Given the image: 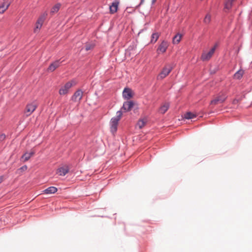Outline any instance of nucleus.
Returning a JSON list of instances; mask_svg holds the SVG:
<instances>
[{
  "instance_id": "f257e3e1",
  "label": "nucleus",
  "mask_w": 252,
  "mask_h": 252,
  "mask_svg": "<svg viewBox=\"0 0 252 252\" xmlns=\"http://www.w3.org/2000/svg\"><path fill=\"white\" fill-rule=\"evenodd\" d=\"M135 102L132 100H128L124 102L121 109H123L124 112L130 111L134 107Z\"/></svg>"
},
{
  "instance_id": "f03ea898",
  "label": "nucleus",
  "mask_w": 252,
  "mask_h": 252,
  "mask_svg": "<svg viewBox=\"0 0 252 252\" xmlns=\"http://www.w3.org/2000/svg\"><path fill=\"white\" fill-rule=\"evenodd\" d=\"M120 119L115 117L112 118L110 122L111 132L113 133H115L118 129V125Z\"/></svg>"
},
{
  "instance_id": "7ed1b4c3",
  "label": "nucleus",
  "mask_w": 252,
  "mask_h": 252,
  "mask_svg": "<svg viewBox=\"0 0 252 252\" xmlns=\"http://www.w3.org/2000/svg\"><path fill=\"white\" fill-rule=\"evenodd\" d=\"M227 96L226 94L222 93L221 94L218 95L215 99L211 101L210 104H216L218 103H222L224 102Z\"/></svg>"
},
{
  "instance_id": "20e7f679",
  "label": "nucleus",
  "mask_w": 252,
  "mask_h": 252,
  "mask_svg": "<svg viewBox=\"0 0 252 252\" xmlns=\"http://www.w3.org/2000/svg\"><path fill=\"white\" fill-rule=\"evenodd\" d=\"M218 43H216L214 45V47H213L208 53H203L201 56V59L202 61H207L209 60L212 56L214 53L215 52Z\"/></svg>"
},
{
  "instance_id": "39448f33",
  "label": "nucleus",
  "mask_w": 252,
  "mask_h": 252,
  "mask_svg": "<svg viewBox=\"0 0 252 252\" xmlns=\"http://www.w3.org/2000/svg\"><path fill=\"white\" fill-rule=\"evenodd\" d=\"M133 95L134 94L130 88L125 87L122 93V96L125 99L129 100L130 98L133 97Z\"/></svg>"
},
{
  "instance_id": "423d86ee",
  "label": "nucleus",
  "mask_w": 252,
  "mask_h": 252,
  "mask_svg": "<svg viewBox=\"0 0 252 252\" xmlns=\"http://www.w3.org/2000/svg\"><path fill=\"white\" fill-rule=\"evenodd\" d=\"M168 47V42L166 40H162L160 44L158 45L157 50V53L159 55L160 53H165Z\"/></svg>"
},
{
  "instance_id": "0eeeda50",
  "label": "nucleus",
  "mask_w": 252,
  "mask_h": 252,
  "mask_svg": "<svg viewBox=\"0 0 252 252\" xmlns=\"http://www.w3.org/2000/svg\"><path fill=\"white\" fill-rule=\"evenodd\" d=\"M72 86V84L70 82H67L65 85L62 87L59 91L60 95H64L68 93L70 88Z\"/></svg>"
},
{
  "instance_id": "6e6552de",
  "label": "nucleus",
  "mask_w": 252,
  "mask_h": 252,
  "mask_svg": "<svg viewBox=\"0 0 252 252\" xmlns=\"http://www.w3.org/2000/svg\"><path fill=\"white\" fill-rule=\"evenodd\" d=\"M83 92L81 89H78L76 91L73 95L71 97V100L73 102H76L77 99L78 98V100L80 101L82 98Z\"/></svg>"
},
{
  "instance_id": "1a4fd4ad",
  "label": "nucleus",
  "mask_w": 252,
  "mask_h": 252,
  "mask_svg": "<svg viewBox=\"0 0 252 252\" xmlns=\"http://www.w3.org/2000/svg\"><path fill=\"white\" fill-rule=\"evenodd\" d=\"M61 59L57 60L55 61L54 62L51 63L48 66L47 70H50L51 72L54 71L57 68H58L60 65V64L63 61H61Z\"/></svg>"
},
{
  "instance_id": "9d476101",
  "label": "nucleus",
  "mask_w": 252,
  "mask_h": 252,
  "mask_svg": "<svg viewBox=\"0 0 252 252\" xmlns=\"http://www.w3.org/2000/svg\"><path fill=\"white\" fill-rule=\"evenodd\" d=\"M36 108L35 104L31 103L28 104L26 106V113L27 116L30 115Z\"/></svg>"
},
{
  "instance_id": "9b49d317",
  "label": "nucleus",
  "mask_w": 252,
  "mask_h": 252,
  "mask_svg": "<svg viewBox=\"0 0 252 252\" xmlns=\"http://www.w3.org/2000/svg\"><path fill=\"white\" fill-rule=\"evenodd\" d=\"M119 2L118 1H113L111 5H110L109 10L110 13L111 14H114L118 10Z\"/></svg>"
},
{
  "instance_id": "f8f14e48",
  "label": "nucleus",
  "mask_w": 252,
  "mask_h": 252,
  "mask_svg": "<svg viewBox=\"0 0 252 252\" xmlns=\"http://www.w3.org/2000/svg\"><path fill=\"white\" fill-rule=\"evenodd\" d=\"M69 170L68 166H62L58 169L57 173L60 176H64L69 172Z\"/></svg>"
},
{
  "instance_id": "ddd939ff",
  "label": "nucleus",
  "mask_w": 252,
  "mask_h": 252,
  "mask_svg": "<svg viewBox=\"0 0 252 252\" xmlns=\"http://www.w3.org/2000/svg\"><path fill=\"white\" fill-rule=\"evenodd\" d=\"M172 67H170L169 68L164 67L160 74V77L161 78L165 77L170 73L172 70Z\"/></svg>"
},
{
  "instance_id": "4468645a",
  "label": "nucleus",
  "mask_w": 252,
  "mask_h": 252,
  "mask_svg": "<svg viewBox=\"0 0 252 252\" xmlns=\"http://www.w3.org/2000/svg\"><path fill=\"white\" fill-rule=\"evenodd\" d=\"M58 191V189L53 186H51L44 189L43 192L45 194H53L55 193Z\"/></svg>"
},
{
  "instance_id": "2eb2a0df",
  "label": "nucleus",
  "mask_w": 252,
  "mask_h": 252,
  "mask_svg": "<svg viewBox=\"0 0 252 252\" xmlns=\"http://www.w3.org/2000/svg\"><path fill=\"white\" fill-rule=\"evenodd\" d=\"M196 117V115L190 111L187 112L184 114L183 118L185 119L190 120Z\"/></svg>"
},
{
  "instance_id": "dca6fc26",
  "label": "nucleus",
  "mask_w": 252,
  "mask_h": 252,
  "mask_svg": "<svg viewBox=\"0 0 252 252\" xmlns=\"http://www.w3.org/2000/svg\"><path fill=\"white\" fill-rule=\"evenodd\" d=\"M182 36V34L180 33H177L173 37V39H172V42L174 44H178L180 41H181V37Z\"/></svg>"
},
{
  "instance_id": "f3484780",
  "label": "nucleus",
  "mask_w": 252,
  "mask_h": 252,
  "mask_svg": "<svg viewBox=\"0 0 252 252\" xmlns=\"http://www.w3.org/2000/svg\"><path fill=\"white\" fill-rule=\"evenodd\" d=\"M61 4L60 3H57L51 9L50 14L53 15L54 13H57L59 11Z\"/></svg>"
},
{
  "instance_id": "a211bd4d",
  "label": "nucleus",
  "mask_w": 252,
  "mask_h": 252,
  "mask_svg": "<svg viewBox=\"0 0 252 252\" xmlns=\"http://www.w3.org/2000/svg\"><path fill=\"white\" fill-rule=\"evenodd\" d=\"M48 15V13L47 11H45L43 13H42L38 18L37 21H38V23H41L43 24L44 21L46 20L47 16Z\"/></svg>"
},
{
  "instance_id": "6ab92c4d",
  "label": "nucleus",
  "mask_w": 252,
  "mask_h": 252,
  "mask_svg": "<svg viewBox=\"0 0 252 252\" xmlns=\"http://www.w3.org/2000/svg\"><path fill=\"white\" fill-rule=\"evenodd\" d=\"M244 72V71L243 70L240 69L239 70L237 71L234 74V78L238 80L241 79L243 77Z\"/></svg>"
},
{
  "instance_id": "aec40b11",
  "label": "nucleus",
  "mask_w": 252,
  "mask_h": 252,
  "mask_svg": "<svg viewBox=\"0 0 252 252\" xmlns=\"http://www.w3.org/2000/svg\"><path fill=\"white\" fill-rule=\"evenodd\" d=\"M159 36V34H158V32L153 33V34H152V36H151V40L150 42L152 43H156L157 42V41L158 40V39Z\"/></svg>"
},
{
  "instance_id": "412c9836",
  "label": "nucleus",
  "mask_w": 252,
  "mask_h": 252,
  "mask_svg": "<svg viewBox=\"0 0 252 252\" xmlns=\"http://www.w3.org/2000/svg\"><path fill=\"white\" fill-rule=\"evenodd\" d=\"M10 5V3H9L6 5V6H5V2L2 3L0 5V14L3 13L5 12V11H6V10L8 9Z\"/></svg>"
},
{
  "instance_id": "4be33fe9",
  "label": "nucleus",
  "mask_w": 252,
  "mask_h": 252,
  "mask_svg": "<svg viewBox=\"0 0 252 252\" xmlns=\"http://www.w3.org/2000/svg\"><path fill=\"white\" fill-rule=\"evenodd\" d=\"M169 104L168 103H165L163 105L160 107V112L162 114H164L169 109Z\"/></svg>"
},
{
  "instance_id": "5701e85b",
  "label": "nucleus",
  "mask_w": 252,
  "mask_h": 252,
  "mask_svg": "<svg viewBox=\"0 0 252 252\" xmlns=\"http://www.w3.org/2000/svg\"><path fill=\"white\" fill-rule=\"evenodd\" d=\"M234 0H226L224 5L225 8L227 9H230L231 8L232 3Z\"/></svg>"
},
{
  "instance_id": "b1692460",
  "label": "nucleus",
  "mask_w": 252,
  "mask_h": 252,
  "mask_svg": "<svg viewBox=\"0 0 252 252\" xmlns=\"http://www.w3.org/2000/svg\"><path fill=\"white\" fill-rule=\"evenodd\" d=\"M30 158V156H29L28 152L25 153L21 157V160L23 162H26Z\"/></svg>"
},
{
  "instance_id": "393cba45",
  "label": "nucleus",
  "mask_w": 252,
  "mask_h": 252,
  "mask_svg": "<svg viewBox=\"0 0 252 252\" xmlns=\"http://www.w3.org/2000/svg\"><path fill=\"white\" fill-rule=\"evenodd\" d=\"M211 21V16L209 14H207L206 15L204 20L203 22L205 24H209Z\"/></svg>"
},
{
  "instance_id": "a878e982",
  "label": "nucleus",
  "mask_w": 252,
  "mask_h": 252,
  "mask_svg": "<svg viewBox=\"0 0 252 252\" xmlns=\"http://www.w3.org/2000/svg\"><path fill=\"white\" fill-rule=\"evenodd\" d=\"M146 124V121L143 119H139L138 125L140 128H142Z\"/></svg>"
},
{
  "instance_id": "bb28decb",
  "label": "nucleus",
  "mask_w": 252,
  "mask_h": 252,
  "mask_svg": "<svg viewBox=\"0 0 252 252\" xmlns=\"http://www.w3.org/2000/svg\"><path fill=\"white\" fill-rule=\"evenodd\" d=\"M27 166L26 165H24L17 169V173L18 174H20L21 173H22L23 172L26 171L27 169Z\"/></svg>"
},
{
  "instance_id": "cd10ccee",
  "label": "nucleus",
  "mask_w": 252,
  "mask_h": 252,
  "mask_svg": "<svg viewBox=\"0 0 252 252\" xmlns=\"http://www.w3.org/2000/svg\"><path fill=\"white\" fill-rule=\"evenodd\" d=\"M94 47V44L88 43V44H86L85 45V49L86 51H88L91 50V49H93Z\"/></svg>"
},
{
  "instance_id": "c85d7f7f",
  "label": "nucleus",
  "mask_w": 252,
  "mask_h": 252,
  "mask_svg": "<svg viewBox=\"0 0 252 252\" xmlns=\"http://www.w3.org/2000/svg\"><path fill=\"white\" fill-rule=\"evenodd\" d=\"M42 25H43V24L42 23H38V21H36L35 27L34 28V32H36V30L40 29L41 28V27L42 26Z\"/></svg>"
},
{
  "instance_id": "c756f323",
  "label": "nucleus",
  "mask_w": 252,
  "mask_h": 252,
  "mask_svg": "<svg viewBox=\"0 0 252 252\" xmlns=\"http://www.w3.org/2000/svg\"><path fill=\"white\" fill-rule=\"evenodd\" d=\"M123 112H124L123 109H121V108L120 110H119L117 112V113H116L117 115L116 117L120 119L123 115Z\"/></svg>"
},
{
  "instance_id": "7c9ffc66",
  "label": "nucleus",
  "mask_w": 252,
  "mask_h": 252,
  "mask_svg": "<svg viewBox=\"0 0 252 252\" xmlns=\"http://www.w3.org/2000/svg\"><path fill=\"white\" fill-rule=\"evenodd\" d=\"M6 138V135L4 133H2L0 135V142H2Z\"/></svg>"
},
{
  "instance_id": "2f4dec72",
  "label": "nucleus",
  "mask_w": 252,
  "mask_h": 252,
  "mask_svg": "<svg viewBox=\"0 0 252 252\" xmlns=\"http://www.w3.org/2000/svg\"><path fill=\"white\" fill-rule=\"evenodd\" d=\"M144 0H140V2L139 4L135 6V8L137 9V8H139L140 6L144 3Z\"/></svg>"
},
{
  "instance_id": "473e14b6",
  "label": "nucleus",
  "mask_w": 252,
  "mask_h": 252,
  "mask_svg": "<svg viewBox=\"0 0 252 252\" xmlns=\"http://www.w3.org/2000/svg\"><path fill=\"white\" fill-rule=\"evenodd\" d=\"M35 153L33 151H32L30 153H28L29 156H30V158L34 155Z\"/></svg>"
},
{
  "instance_id": "72a5a7b5",
  "label": "nucleus",
  "mask_w": 252,
  "mask_h": 252,
  "mask_svg": "<svg viewBox=\"0 0 252 252\" xmlns=\"http://www.w3.org/2000/svg\"><path fill=\"white\" fill-rule=\"evenodd\" d=\"M3 179V176H0V184L2 182Z\"/></svg>"
},
{
  "instance_id": "f704fd0d",
  "label": "nucleus",
  "mask_w": 252,
  "mask_h": 252,
  "mask_svg": "<svg viewBox=\"0 0 252 252\" xmlns=\"http://www.w3.org/2000/svg\"><path fill=\"white\" fill-rule=\"evenodd\" d=\"M129 49L130 50H132L133 49V46H129V47H128Z\"/></svg>"
},
{
  "instance_id": "c9c22d12",
  "label": "nucleus",
  "mask_w": 252,
  "mask_h": 252,
  "mask_svg": "<svg viewBox=\"0 0 252 252\" xmlns=\"http://www.w3.org/2000/svg\"><path fill=\"white\" fill-rule=\"evenodd\" d=\"M156 0H152V4H153L156 2Z\"/></svg>"
},
{
  "instance_id": "e433bc0d",
  "label": "nucleus",
  "mask_w": 252,
  "mask_h": 252,
  "mask_svg": "<svg viewBox=\"0 0 252 252\" xmlns=\"http://www.w3.org/2000/svg\"><path fill=\"white\" fill-rule=\"evenodd\" d=\"M144 30H145L144 29H142V30H141V31L139 32V34L140 33H141V32H142L143 31H144Z\"/></svg>"
}]
</instances>
